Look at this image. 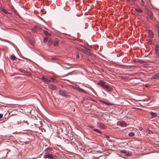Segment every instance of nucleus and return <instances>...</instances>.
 Returning a JSON list of instances; mask_svg holds the SVG:
<instances>
[{
	"mask_svg": "<svg viewBox=\"0 0 159 159\" xmlns=\"http://www.w3.org/2000/svg\"><path fill=\"white\" fill-rule=\"evenodd\" d=\"M97 84L107 91L111 92L113 90V86L107 84L106 82L103 81L102 80L100 81Z\"/></svg>",
	"mask_w": 159,
	"mask_h": 159,
	"instance_id": "obj_1",
	"label": "nucleus"
},
{
	"mask_svg": "<svg viewBox=\"0 0 159 159\" xmlns=\"http://www.w3.org/2000/svg\"><path fill=\"white\" fill-rule=\"evenodd\" d=\"M58 93L60 95L66 98L70 97V95L68 94L66 91L65 90H60L58 91Z\"/></svg>",
	"mask_w": 159,
	"mask_h": 159,
	"instance_id": "obj_2",
	"label": "nucleus"
},
{
	"mask_svg": "<svg viewBox=\"0 0 159 159\" xmlns=\"http://www.w3.org/2000/svg\"><path fill=\"white\" fill-rule=\"evenodd\" d=\"M147 13L148 14V16H149L150 19L152 20H153L154 19V17L152 12L151 11H149V10H148Z\"/></svg>",
	"mask_w": 159,
	"mask_h": 159,
	"instance_id": "obj_3",
	"label": "nucleus"
},
{
	"mask_svg": "<svg viewBox=\"0 0 159 159\" xmlns=\"http://www.w3.org/2000/svg\"><path fill=\"white\" fill-rule=\"evenodd\" d=\"M80 51L82 52L89 56H92V53L90 51L82 50H80Z\"/></svg>",
	"mask_w": 159,
	"mask_h": 159,
	"instance_id": "obj_4",
	"label": "nucleus"
},
{
	"mask_svg": "<svg viewBox=\"0 0 159 159\" xmlns=\"http://www.w3.org/2000/svg\"><path fill=\"white\" fill-rule=\"evenodd\" d=\"M41 79L43 80L44 81L48 83H50L52 81V78H51L50 79H49L44 76L42 77Z\"/></svg>",
	"mask_w": 159,
	"mask_h": 159,
	"instance_id": "obj_5",
	"label": "nucleus"
},
{
	"mask_svg": "<svg viewBox=\"0 0 159 159\" xmlns=\"http://www.w3.org/2000/svg\"><path fill=\"white\" fill-rule=\"evenodd\" d=\"M148 114L150 115L151 116L150 117L151 118H154L156 117H157V115L156 112H154L152 111H150L148 113Z\"/></svg>",
	"mask_w": 159,
	"mask_h": 159,
	"instance_id": "obj_6",
	"label": "nucleus"
},
{
	"mask_svg": "<svg viewBox=\"0 0 159 159\" xmlns=\"http://www.w3.org/2000/svg\"><path fill=\"white\" fill-rule=\"evenodd\" d=\"M155 50L156 54L159 56V44H157L155 45Z\"/></svg>",
	"mask_w": 159,
	"mask_h": 159,
	"instance_id": "obj_7",
	"label": "nucleus"
},
{
	"mask_svg": "<svg viewBox=\"0 0 159 159\" xmlns=\"http://www.w3.org/2000/svg\"><path fill=\"white\" fill-rule=\"evenodd\" d=\"M59 41V40L57 39H54L53 41V45L55 47L57 46H58V44Z\"/></svg>",
	"mask_w": 159,
	"mask_h": 159,
	"instance_id": "obj_8",
	"label": "nucleus"
},
{
	"mask_svg": "<svg viewBox=\"0 0 159 159\" xmlns=\"http://www.w3.org/2000/svg\"><path fill=\"white\" fill-rule=\"evenodd\" d=\"M98 126L102 129H104L106 128V126L103 123H101L98 124Z\"/></svg>",
	"mask_w": 159,
	"mask_h": 159,
	"instance_id": "obj_9",
	"label": "nucleus"
},
{
	"mask_svg": "<svg viewBox=\"0 0 159 159\" xmlns=\"http://www.w3.org/2000/svg\"><path fill=\"white\" fill-rule=\"evenodd\" d=\"M52 150V148L51 147H48L44 151L46 152V153H48L51 152Z\"/></svg>",
	"mask_w": 159,
	"mask_h": 159,
	"instance_id": "obj_10",
	"label": "nucleus"
},
{
	"mask_svg": "<svg viewBox=\"0 0 159 159\" xmlns=\"http://www.w3.org/2000/svg\"><path fill=\"white\" fill-rule=\"evenodd\" d=\"M148 33L149 37L151 38H153V32L150 30H149L148 31Z\"/></svg>",
	"mask_w": 159,
	"mask_h": 159,
	"instance_id": "obj_11",
	"label": "nucleus"
},
{
	"mask_svg": "<svg viewBox=\"0 0 159 159\" xmlns=\"http://www.w3.org/2000/svg\"><path fill=\"white\" fill-rule=\"evenodd\" d=\"M46 157L48 159H53L54 158L52 155L51 154H48L46 156Z\"/></svg>",
	"mask_w": 159,
	"mask_h": 159,
	"instance_id": "obj_12",
	"label": "nucleus"
},
{
	"mask_svg": "<svg viewBox=\"0 0 159 159\" xmlns=\"http://www.w3.org/2000/svg\"><path fill=\"white\" fill-rule=\"evenodd\" d=\"M72 143V144L74 146V147L75 148H78L77 143H78L77 141H75V142H73L72 141L71 142Z\"/></svg>",
	"mask_w": 159,
	"mask_h": 159,
	"instance_id": "obj_13",
	"label": "nucleus"
},
{
	"mask_svg": "<svg viewBox=\"0 0 159 159\" xmlns=\"http://www.w3.org/2000/svg\"><path fill=\"white\" fill-rule=\"evenodd\" d=\"M40 29V28H39V27H38L37 26H34V28H33L32 29V30L33 31L35 32H36V31H37L38 29L39 30Z\"/></svg>",
	"mask_w": 159,
	"mask_h": 159,
	"instance_id": "obj_14",
	"label": "nucleus"
},
{
	"mask_svg": "<svg viewBox=\"0 0 159 159\" xmlns=\"http://www.w3.org/2000/svg\"><path fill=\"white\" fill-rule=\"evenodd\" d=\"M49 88L53 90L56 89V86L55 85L52 84H50L49 86Z\"/></svg>",
	"mask_w": 159,
	"mask_h": 159,
	"instance_id": "obj_15",
	"label": "nucleus"
},
{
	"mask_svg": "<svg viewBox=\"0 0 159 159\" xmlns=\"http://www.w3.org/2000/svg\"><path fill=\"white\" fill-rule=\"evenodd\" d=\"M120 125L122 127H125L127 126V124L125 122L122 121L120 123Z\"/></svg>",
	"mask_w": 159,
	"mask_h": 159,
	"instance_id": "obj_16",
	"label": "nucleus"
},
{
	"mask_svg": "<svg viewBox=\"0 0 159 159\" xmlns=\"http://www.w3.org/2000/svg\"><path fill=\"white\" fill-rule=\"evenodd\" d=\"M10 59L12 60H15L17 59V58L14 55H12L10 57Z\"/></svg>",
	"mask_w": 159,
	"mask_h": 159,
	"instance_id": "obj_17",
	"label": "nucleus"
},
{
	"mask_svg": "<svg viewBox=\"0 0 159 159\" xmlns=\"http://www.w3.org/2000/svg\"><path fill=\"white\" fill-rule=\"evenodd\" d=\"M135 10L136 11L139 13H141L143 12L142 10L140 8H135Z\"/></svg>",
	"mask_w": 159,
	"mask_h": 159,
	"instance_id": "obj_18",
	"label": "nucleus"
},
{
	"mask_svg": "<svg viewBox=\"0 0 159 159\" xmlns=\"http://www.w3.org/2000/svg\"><path fill=\"white\" fill-rule=\"evenodd\" d=\"M159 77V72L155 74L153 76V78L154 79L158 78Z\"/></svg>",
	"mask_w": 159,
	"mask_h": 159,
	"instance_id": "obj_19",
	"label": "nucleus"
},
{
	"mask_svg": "<svg viewBox=\"0 0 159 159\" xmlns=\"http://www.w3.org/2000/svg\"><path fill=\"white\" fill-rule=\"evenodd\" d=\"M53 43V41L52 39H49L48 41V45L50 46H51Z\"/></svg>",
	"mask_w": 159,
	"mask_h": 159,
	"instance_id": "obj_20",
	"label": "nucleus"
},
{
	"mask_svg": "<svg viewBox=\"0 0 159 159\" xmlns=\"http://www.w3.org/2000/svg\"><path fill=\"white\" fill-rule=\"evenodd\" d=\"M44 33L47 36H49L51 35V34L47 31H44Z\"/></svg>",
	"mask_w": 159,
	"mask_h": 159,
	"instance_id": "obj_21",
	"label": "nucleus"
},
{
	"mask_svg": "<svg viewBox=\"0 0 159 159\" xmlns=\"http://www.w3.org/2000/svg\"><path fill=\"white\" fill-rule=\"evenodd\" d=\"M20 71L21 72H22L23 73H24V74H29V72H26L25 71V70H23L20 69Z\"/></svg>",
	"mask_w": 159,
	"mask_h": 159,
	"instance_id": "obj_22",
	"label": "nucleus"
},
{
	"mask_svg": "<svg viewBox=\"0 0 159 159\" xmlns=\"http://www.w3.org/2000/svg\"><path fill=\"white\" fill-rule=\"evenodd\" d=\"M93 130L96 132H97V133H99V134H102V132L100 131L99 130L97 129H93Z\"/></svg>",
	"mask_w": 159,
	"mask_h": 159,
	"instance_id": "obj_23",
	"label": "nucleus"
},
{
	"mask_svg": "<svg viewBox=\"0 0 159 159\" xmlns=\"http://www.w3.org/2000/svg\"><path fill=\"white\" fill-rule=\"evenodd\" d=\"M129 135L130 137H133L134 135V132H131L129 134Z\"/></svg>",
	"mask_w": 159,
	"mask_h": 159,
	"instance_id": "obj_24",
	"label": "nucleus"
},
{
	"mask_svg": "<svg viewBox=\"0 0 159 159\" xmlns=\"http://www.w3.org/2000/svg\"><path fill=\"white\" fill-rule=\"evenodd\" d=\"M1 11L6 14H7L8 13V12L7 10L3 8H2Z\"/></svg>",
	"mask_w": 159,
	"mask_h": 159,
	"instance_id": "obj_25",
	"label": "nucleus"
},
{
	"mask_svg": "<svg viewBox=\"0 0 159 159\" xmlns=\"http://www.w3.org/2000/svg\"><path fill=\"white\" fill-rule=\"evenodd\" d=\"M105 104L107 105V106H110V105H112V104L111 103H109L107 102H105Z\"/></svg>",
	"mask_w": 159,
	"mask_h": 159,
	"instance_id": "obj_26",
	"label": "nucleus"
},
{
	"mask_svg": "<svg viewBox=\"0 0 159 159\" xmlns=\"http://www.w3.org/2000/svg\"><path fill=\"white\" fill-rule=\"evenodd\" d=\"M80 58L79 53L78 52L76 53V58L77 59H79Z\"/></svg>",
	"mask_w": 159,
	"mask_h": 159,
	"instance_id": "obj_27",
	"label": "nucleus"
},
{
	"mask_svg": "<svg viewBox=\"0 0 159 159\" xmlns=\"http://www.w3.org/2000/svg\"><path fill=\"white\" fill-rule=\"evenodd\" d=\"M48 40V38L45 37L44 38L43 40V42L44 43H45Z\"/></svg>",
	"mask_w": 159,
	"mask_h": 159,
	"instance_id": "obj_28",
	"label": "nucleus"
},
{
	"mask_svg": "<svg viewBox=\"0 0 159 159\" xmlns=\"http://www.w3.org/2000/svg\"><path fill=\"white\" fill-rule=\"evenodd\" d=\"M121 152L122 153H125V154H127V152L125 151V150H122L121 151Z\"/></svg>",
	"mask_w": 159,
	"mask_h": 159,
	"instance_id": "obj_29",
	"label": "nucleus"
},
{
	"mask_svg": "<svg viewBox=\"0 0 159 159\" xmlns=\"http://www.w3.org/2000/svg\"><path fill=\"white\" fill-rule=\"evenodd\" d=\"M100 102L102 103H103V104H105V102H105V101H102V100H100Z\"/></svg>",
	"mask_w": 159,
	"mask_h": 159,
	"instance_id": "obj_30",
	"label": "nucleus"
},
{
	"mask_svg": "<svg viewBox=\"0 0 159 159\" xmlns=\"http://www.w3.org/2000/svg\"><path fill=\"white\" fill-rule=\"evenodd\" d=\"M141 2L142 3V5H144V2L143 0H141Z\"/></svg>",
	"mask_w": 159,
	"mask_h": 159,
	"instance_id": "obj_31",
	"label": "nucleus"
},
{
	"mask_svg": "<svg viewBox=\"0 0 159 159\" xmlns=\"http://www.w3.org/2000/svg\"><path fill=\"white\" fill-rule=\"evenodd\" d=\"M72 72H70L68 74H67L66 75V76L68 75H72Z\"/></svg>",
	"mask_w": 159,
	"mask_h": 159,
	"instance_id": "obj_32",
	"label": "nucleus"
},
{
	"mask_svg": "<svg viewBox=\"0 0 159 159\" xmlns=\"http://www.w3.org/2000/svg\"><path fill=\"white\" fill-rule=\"evenodd\" d=\"M3 116V115L2 114H0V119L2 118Z\"/></svg>",
	"mask_w": 159,
	"mask_h": 159,
	"instance_id": "obj_33",
	"label": "nucleus"
},
{
	"mask_svg": "<svg viewBox=\"0 0 159 159\" xmlns=\"http://www.w3.org/2000/svg\"><path fill=\"white\" fill-rule=\"evenodd\" d=\"M57 59V58L56 57H53L52 58V60Z\"/></svg>",
	"mask_w": 159,
	"mask_h": 159,
	"instance_id": "obj_34",
	"label": "nucleus"
},
{
	"mask_svg": "<svg viewBox=\"0 0 159 159\" xmlns=\"http://www.w3.org/2000/svg\"><path fill=\"white\" fill-rule=\"evenodd\" d=\"M127 2H130V0H126Z\"/></svg>",
	"mask_w": 159,
	"mask_h": 159,
	"instance_id": "obj_35",
	"label": "nucleus"
},
{
	"mask_svg": "<svg viewBox=\"0 0 159 159\" xmlns=\"http://www.w3.org/2000/svg\"><path fill=\"white\" fill-rule=\"evenodd\" d=\"M122 79H126V78L125 77H122L121 78Z\"/></svg>",
	"mask_w": 159,
	"mask_h": 159,
	"instance_id": "obj_36",
	"label": "nucleus"
},
{
	"mask_svg": "<svg viewBox=\"0 0 159 159\" xmlns=\"http://www.w3.org/2000/svg\"><path fill=\"white\" fill-rule=\"evenodd\" d=\"M16 132H14V133H13V134H16Z\"/></svg>",
	"mask_w": 159,
	"mask_h": 159,
	"instance_id": "obj_37",
	"label": "nucleus"
},
{
	"mask_svg": "<svg viewBox=\"0 0 159 159\" xmlns=\"http://www.w3.org/2000/svg\"><path fill=\"white\" fill-rule=\"evenodd\" d=\"M25 122L27 124H28L29 123H28V122L27 121H26Z\"/></svg>",
	"mask_w": 159,
	"mask_h": 159,
	"instance_id": "obj_38",
	"label": "nucleus"
},
{
	"mask_svg": "<svg viewBox=\"0 0 159 159\" xmlns=\"http://www.w3.org/2000/svg\"><path fill=\"white\" fill-rule=\"evenodd\" d=\"M43 157H44V158H46V157H45V155Z\"/></svg>",
	"mask_w": 159,
	"mask_h": 159,
	"instance_id": "obj_39",
	"label": "nucleus"
},
{
	"mask_svg": "<svg viewBox=\"0 0 159 159\" xmlns=\"http://www.w3.org/2000/svg\"><path fill=\"white\" fill-rule=\"evenodd\" d=\"M132 1H135L136 0H131Z\"/></svg>",
	"mask_w": 159,
	"mask_h": 159,
	"instance_id": "obj_40",
	"label": "nucleus"
},
{
	"mask_svg": "<svg viewBox=\"0 0 159 159\" xmlns=\"http://www.w3.org/2000/svg\"><path fill=\"white\" fill-rule=\"evenodd\" d=\"M32 45L33 46V45H34V43H32Z\"/></svg>",
	"mask_w": 159,
	"mask_h": 159,
	"instance_id": "obj_41",
	"label": "nucleus"
},
{
	"mask_svg": "<svg viewBox=\"0 0 159 159\" xmlns=\"http://www.w3.org/2000/svg\"><path fill=\"white\" fill-rule=\"evenodd\" d=\"M107 138H109V137L108 135H107Z\"/></svg>",
	"mask_w": 159,
	"mask_h": 159,
	"instance_id": "obj_42",
	"label": "nucleus"
},
{
	"mask_svg": "<svg viewBox=\"0 0 159 159\" xmlns=\"http://www.w3.org/2000/svg\"><path fill=\"white\" fill-rule=\"evenodd\" d=\"M90 127L92 129V128H93V127H90Z\"/></svg>",
	"mask_w": 159,
	"mask_h": 159,
	"instance_id": "obj_43",
	"label": "nucleus"
},
{
	"mask_svg": "<svg viewBox=\"0 0 159 159\" xmlns=\"http://www.w3.org/2000/svg\"><path fill=\"white\" fill-rule=\"evenodd\" d=\"M158 117L159 118V116H158Z\"/></svg>",
	"mask_w": 159,
	"mask_h": 159,
	"instance_id": "obj_44",
	"label": "nucleus"
}]
</instances>
